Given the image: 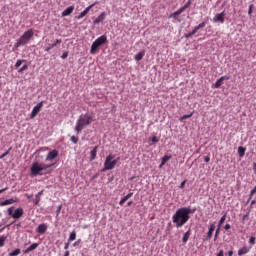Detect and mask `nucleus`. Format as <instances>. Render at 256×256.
<instances>
[{"instance_id": "obj_22", "label": "nucleus", "mask_w": 256, "mask_h": 256, "mask_svg": "<svg viewBox=\"0 0 256 256\" xmlns=\"http://www.w3.org/2000/svg\"><path fill=\"white\" fill-rule=\"evenodd\" d=\"M97 149H98V146H95L93 148V150H91V152H90V161H95V159L97 157Z\"/></svg>"}, {"instance_id": "obj_52", "label": "nucleus", "mask_w": 256, "mask_h": 256, "mask_svg": "<svg viewBox=\"0 0 256 256\" xmlns=\"http://www.w3.org/2000/svg\"><path fill=\"white\" fill-rule=\"evenodd\" d=\"M49 148L45 147V148H41L39 151H48Z\"/></svg>"}, {"instance_id": "obj_29", "label": "nucleus", "mask_w": 256, "mask_h": 256, "mask_svg": "<svg viewBox=\"0 0 256 256\" xmlns=\"http://www.w3.org/2000/svg\"><path fill=\"white\" fill-rule=\"evenodd\" d=\"M75 239H77V233L74 231V232L70 233L68 241L69 242L75 241Z\"/></svg>"}, {"instance_id": "obj_21", "label": "nucleus", "mask_w": 256, "mask_h": 256, "mask_svg": "<svg viewBox=\"0 0 256 256\" xmlns=\"http://www.w3.org/2000/svg\"><path fill=\"white\" fill-rule=\"evenodd\" d=\"M249 251H250V248L247 246H244L238 250V255L239 256L247 255V253H249Z\"/></svg>"}, {"instance_id": "obj_43", "label": "nucleus", "mask_w": 256, "mask_h": 256, "mask_svg": "<svg viewBox=\"0 0 256 256\" xmlns=\"http://www.w3.org/2000/svg\"><path fill=\"white\" fill-rule=\"evenodd\" d=\"M151 141H152V143H159V139L157 138V136H153L151 138Z\"/></svg>"}, {"instance_id": "obj_45", "label": "nucleus", "mask_w": 256, "mask_h": 256, "mask_svg": "<svg viewBox=\"0 0 256 256\" xmlns=\"http://www.w3.org/2000/svg\"><path fill=\"white\" fill-rule=\"evenodd\" d=\"M8 154H9V150H7L4 154H2L0 156V159H4V157H7Z\"/></svg>"}, {"instance_id": "obj_10", "label": "nucleus", "mask_w": 256, "mask_h": 256, "mask_svg": "<svg viewBox=\"0 0 256 256\" xmlns=\"http://www.w3.org/2000/svg\"><path fill=\"white\" fill-rule=\"evenodd\" d=\"M57 157H59V151L54 149L48 153L46 161H53L54 159H57Z\"/></svg>"}, {"instance_id": "obj_42", "label": "nucleus", "mask_w": 256, "mask_h": 256, "mask_svg": "<svg viewBox=\"0 0 256 256\" xmlns=\"http://www.w3.org/2000/svg\"><path fill=\"white\" fill-rule=\"evenodd\" d=\"M193 114H186V115H183L182 118H181V121H183V119H189L190 117H192Z\"/></svg>"}, {"instance_id": "obj_49", "label": "nucleus", "mask_w": 256, "mask_h": 256, "mask_svg": "<svg viewBox=\"0 0 256 256\" xmlns=\"http://www.w3.org/2000/svg\"><path fill=\"white\" fill-rule=\"evenodd\" d=\"M224 229H225L226 231H229V229H231V224H226V225L224 226Z\"/></svg>"}, {"instance_id": "obj_55", "label": "nucleus", "mask_w": 256, "mask_h": 256, "mask_svg": "<svg viewBox=\"0 0 256 256\" xmlns=\"http://www.w3.org/2000/svg\"><path fill=\"white\" fill-rule=\"evenodd\" d=\"M253 171L256 173V163L253 164Z\"/></svg>"}, {"instance_id": "obj_23", "label": "nucleus", "mask_w": 256, "mask_h": 256, "mask_svg": "<svg viewBox=\"0 0 256 256\" xmlns=\"http://www.w3.org/2000/svg\"><path fill=\"white\" fill-rule=\"evenodd\" d=\"M190 237H191V228H189V230L184 234L182 238L183 243H187Z\"/></svg>"}, {"instance_id": "obj_54", "label": "nucleus", "mask_w": 256, "mask_h": 256, "mask_svg": "<svg viewBox=\"0 0 256 256\" xmlns=\"http://www.w3.org/2000/svg\"><path fill=\"white\" fill-rule=\"evenodd\" d=\"M127 205H128V207H131V205H133V201H129V202L127 203Z\"/></svg>"}, {"instance_id": "obj_38", "label": "nucleus", "mask_w": 256, "mask_h": 256, "mask_svg": "<svg viewBox=\"0 0 256 256\" xmlns=\"http://www.w3.org/2000/svg\"><path fill=\"white\" fill-rule=\"evenodd\" d=\"M5 241H7V237L5 236L0 237V247H3V245H5Z\"/></svg>"}, {"instance_id": "obj_60", "label": "nucleus", "mask_w": 256, "mask_h": 256, "mask_svg": "<svg viewBox=\"0 0 256 256\" xmlns=\"http://www.w3.org/2000/svg\"><path fill=\"white\" fill-rule=\"evenodd\" d=\"M59 211H61V206H60L59 209H58V213H59Z\"/></svg>"}, {"instance_id": "obj_61", "label": "nucleus", "mask_w": 256, "mask_h": 256, "mask_svg": "<svg viewBox=\"0 0 256 256\" xmlns=\"http://www.w3.org/2000/svg\"><path fill=\"white\" fill-rule=\"evenodd\" d=\"M49 41V39H46V43Z\"/></svg>"}, {"instance_id": "obj_13", "label": "nucleus", "mask_w": 256, "mask_h": 256, "mask_svg": "<svg viewBox=\"0 0 256 256\" xmlns=\"http://www.w3.org/2000/svg\"><path fill=\"white\" fill-rule=\"evenodd\" d=\"M47 229V224L42 223L36 228V233H39L40 235H45V233H47Z\"/></svg>"}, {"instance_id": "obj_19", "label": "nucleus", "mask_w": 256, "mask_h": 256, "mask_svg": "<svg viewBox=\"0 0 256 256\" xmlns=\"http://www.w3.org/2000/svg\"><path fill=\"white\" fill-rule=\"evenodd\" d=\"M213 231H215V224H211L207 233L206 240L209 241L213 237Z\"/></svg>"}, {"instance_id": "obj_33", "label": "nucleus", "mask_w": 256, "mask_h": 256, "mask_svg": "<svg viewBox=\"0 0 256 256\" xmlns=\"http://www.w3.org/2000/svg\"><path fill=\"white\" fill-rule=\"evenodd\" d=\"M206 25H207L206 22H202L198 26H196L194 29H196V31H198L199 29L205 28Z\"/></svg>"}, {"instance_id": "obj_39", "label": "nucleus", "mask_w": 256, "mask_h": 256, "mask_svg": "<svg viewBox=\"0 0 256 256\" xmlns=\"http://www.w3.org/2000/svg\"><path fill=\"white\" fill-rule=\"evenodd\" d=\"M87 14L84 12V11H82L78 16H76V19H78V20H81V19H83V17H85Z\"/></svg>"}, {"instance_id": "obj_1", "label": "nucleus", "mask_w": 256, "mask_h": 256, "mask_svg": "<svg viewBox=\"0 0 256 256\" xmlns=\"http://www.w3.org/2000/svg\"><path fill=\"white\" fill-rule=\"evenodd\" d=\"M189 215H191V208H179L172 216V221L175 224V227L177 229L183 227V225H185V223H187L189 219H191V216Z\"/></svg>"}, {"instance_id": "obj_9", "label": "nucleus", "mask_w": 256, "mask_h": 256, "mask_svg": "<svg viewBox=\"0 0 256 256\" xmlns=\"http://www.w3.org/2000/svg\"><path fill=\"white\" fill-rule=\"evenodd\" d=\"M61 43H63L61 39H56L54 43L48 44V46L45 48L46 53H49L51 49H55V47H57L58 45H61Z\"/></svg>"}, {"instance_id": "obj_56", "label": "nucleus", "mask_w": 256, "mask_h": 256, "mask_svg": "<svg viewBox=\"0 0 256 256\" xmlns=\"http://www.w3.org/2000/svg\"><path fill=\"white\" fill-rule=\"evenodd\" d=\"M5 191H7V188L1 189V190H0V193H3V192H5Z\"/></svg>"}, {"instance_id": "obj_51", "label": "nucleus", "mask_w": 256, "mask_h": 256, "mask_svg": "<svg viewBox=\"0 0 256 256\" xmlns=\"http://www.w3.org/2000/svg\"><path fill=\"white\" fill-rule=\"evenodd\" d=\"M185 183H186V181H183V182L180 184V189H183V187H185Z\"/></svg>"}, {"instance_id": "obj_37", "label": "nucleus", "mask_w": 256, "mask_h": 256, "mask_svg": "<svg viewBox=\"0 0 256 256\" xmlns=\"http://www.w3.org/2000/svg\"><path fill=\"white\" fill-rule=\"evenodd\" d=\"M23 63H25V60H17V62L15 63V68L19 69V67L23 65Z\"/></svg>"}, {"instance_id": "obj_34", "label": "nucleus", "mask_w": 256, "mask_h": 256, "mask_svg": "<svg viewBox=\"0 0 256 256\" xmlns=\"http://www.w3.org/2000/svg\"><path fill=\"white\" fill-rule=\"evenodd\" d=\"M195 33H197V29L194 28L193 31L185 35L186 39H189V37H193Z\"/></svg>"}, {"instance_id": "obj_25", "label": "nucleus", "mask_w": 256, "mask_h": 256, "mask_svg": "<svg viewBox=\"0 0 256 256\" xmlns=\"http://www.w3.org/2000/svg\"><path fill=\"white\" fill-rule=\"evenodd\" d=\"M145 57V51H141L134 56L135 61H141Z\"/></svg>"}, {"instance_id": "obj_4", "label": "nucleus", "mask_w": 256, "mask_h": 256, "mask_svg": "<svg viewBox=\"0 0 256 256\" xmlns=\"http://www.w3.org/2000/svg\"><path fill=\"white\" fill-rule=\"evenodd\" d=\"M51 167H53V165L51 164L33 162L30 167V175L32 177H37V175H41V171H46V169H49Z\"/></svg>"}, {"instance_id": "obj_28", "label": "nucleus", "mask_w": 256, "mask_h": 256, "mask_svg": "<svg viewBox=\"0 0 256 256\" xmlns=\"http://www.w3.org/2000/svg\"><path fill=\"white\" fill-rule=\"evenodd\" d=\"M17 255H21V249L19 248L9 253V256H17Z\"/></svg>"}, {"instance_id": "obj_53", "label": "nucleus", "mask_w": 256, "mask_h": 256, "mask_svg": "<svg viewBox=\"0 0 256 256\" xmlns=\"http://www.w3.org/2000/svg\"><path fill=\"white\" fill-rule=\"evenodd\" d=\"M228 256H233V250L228 251Z\"/></svg>"}, {"instance_id": "obj_57", "label": "nucleus", "mask_w": 256, "mask_h": 256, "mask_svg": "<svg viewBox=\"0 0 256 256\" xmlns=\"http://www.w3.org/2000/svg\"><path fill=\"white\" fill-rule=\"evenodd\" d=\"M256 201L252 200L251 205H255Z\"/></svg>"}, {"instance_id": "obj_35", "label": "nucleus", "mask_w": 256, "mask_h": 256, "mask_svg": "<svg viewBox=\"0 0 256 256\" xmlns=\"http://www.w3.org/2000/svg\"><path fill=\"white\" fill-rule=\"evenodd\" d=\"M70 141H72V143H74L75 145H77V143H79V137H77V136H71Z\"/></svg>"}, {"instance_id": "obj_30", "label": "nucleus", "mask_w": 256, "mask_h": 256, "mask_svg": "<svg viewBox=\"0 0 256 256\" xmlns=\"http://www.w3.org/2000/svg\"><path fill=\"white\" fill-rule=\"evenodd\" d=\"M226 220H227V215L222 216L218 222V227H221V225H223Z\"/></svg>"}, {"instance_id": "obj_18", "label": "nucleus", "mask_w": 256, "mask_h": 256, "mask_svg": "<svg viewBox=\"0 0 256 256\" xmlns=\"http://www.w3.org/2000/svg\"><path fill=\"white\" fill-rule=\"evenodd\" d=\"M37 247H39V244L33 243L26 250H24V255H27V253H31V251H35V249H37Z\"/></svg>"}, {"instance_id": "obj_7", "label": "nucleus", "mask_w": 256, "mask_h": 256, "mask_svg": "<svg viewBox=\"0 0 256 256\" xmlns=\"http://www.w3.org/2000/svg\"><path fill=\"white\" fill-rule=\"evenodd\" d=\"M15 207L8 208V215L12 217V219H21L23 217V214L25 213L23 211V208H17L15 211Z\"/></svg>"}, {"instance_id": "obj_17", "label": "nucleus", "mask_w": 256, "mask_h": 256, "mask_svg": "<svg viewBox=\"0 0 256 256\" xmlns=\"http://www.w3.org/2000/svg\"><path fill=\"white\" fill-rule=\"evenodd\" d=\"M131 197H133V193L130 192L128 193L126 196H124L120 201H119V205H125V203H127V201H129V199H131Z\"/></svg>"}, {"instance_id": "obj_3", "label": "nucleus", "mask_w": 256, "mask_h": 256, "mask_svg": "<svg viewBox=\"0 0 256 256\" xmlns=\"http://www.w3.org/2000/svg\"><path fill=\"white\" fill-rule=\"evenodd\" d=\"M33 35H35V32H33V29H29L26 32L23 33V35L17 40V42L14 44V49H19V47H23L33 39Z\"/></svg>"}, {"instance_id": "obj_8", "label": "nucleus", "mask_w": 256, "mask_h": 256, "mask_svg": "<svg viewBox=\"0 0 256 256\" xmlns=\"http://www.w3.org/2000/svg\"><path fill=\"white\" fill-rule=\"evenodd\" d=\"M43 109V102L38 103L31 112L30 119H35L37 115H39V112Z\"/></svg>"}, {"instance_id": "obj_58", "label": "nucleus", "mask_w": 256, "mask_h": 256, "mask_svg": "<svg viewBox=\"0 0 256 256\" xmlns=\"http://www.w3.org/2000/svg\"><path fill=\"white\" fill-rule=\"evenodd\" d=\"M78 243H81V240H78L77 242H75L74 245H77Z\"/></svg>"}, {"instance_id": "obj_46", "label": "nucleus", "mask_w": 256, "mask_h": 256, "mask_svg": "<svg viewBox=\"0 0 256 256\" xmlns=\"http://www.w3.org/2000/svg\"><path fill=\"white\" fill-rule=\"evenodd\" d=\"M221 231V227L218 226L216 232H215V237H218L219 236V233Z\"/></svg>"}, {"instance_id": "obj_16", "label": "nucleus", "mask_w": 256, "mask_h": 256, "mask_svg": "<svg viewBox=\"0 0 256 256\" xmlns=\"http://www.w3.org/2000/svg\"><path fill=\"white\" fill-rule=\"evenodd\" d=\"M13 203H17V199L10 198V199L0 202V207H5L7 205H13Z\"/></svg>"}, {"instance_id": "obj_50", "label": "nucleus", "mask_w": 256, "mask_h": 256, "mask_svg": "<svg viewBox=\"0 0 256 256\" xmlns=\"http://www.w3.org/2000/svg\"><path fill=\"white\" fill-rule=\"evenodd\" d=\"M69 245H70V243L69 242H67V243H65V245H64V249L67 251V249H69Z\"/></svg>"}, {"instance_id": "obj_20", "label": "nucleus", "mask_w": 256, "mask_h": 256, "mask_svg": "<svg viewBox=\"0 0 256 256\" xmlns=\"http://www.w3.org/2000/svg\"><path fill=\"white\" fill-rule=\"evenodd\" d=\"M183 12H184L183 9L180 8V9H178L176 12L172 13V14L170 15V17L174 18L175 21H179V15H181V13H183Z\"/></svg>"}, {"instance_id": "obj_32", "label": "nucleus", "mask_w": 256, "mask_h": 256, "mask_svg": "<svg viewBox=\"0 0 256 256\" xmlns=\"http://www.w3.org/2000/svg\"><path fill=\"white\" fill-rule=\"evenodd\" d=\"M29 69V65L24 64L19 70L18 73H23V71H27Z\"/></svg>"}, {"instance_id": "obj_59", "label": "nucleus", "mask_w": 256, "mask_h": 256, "mask_svg": "<svg viewBox=\"0 0 256 256\" xmlns=\"http://www.w3.org/2000/svg\"><path fill=\"white\" fill-rule=\"evenodd\" d=\"M249 199H253V195L251 194V192H250Z\"/></svg>"}, {"instance_id": "obj_2", "label": "nucleus", "mask_w": 256, "mask_h": 256, "mask_svg": "<svg viewBox=\"0 0 256 256\" xmlns=\"http://www.w3.org/2000/svg\"><path fill=\"white\" fill-rule=\"evenodd\" d=\"M92 121H93V115L91 114L80 115L76 122L74 131H76V133H81V131H83V129H85L87 125H91Z\"/></svg>"}, {"instance_id": "obj_27", "label": "nucleus", "mask_w": 256, "mask_h": 256, "mask_svg": "<svg viewBox=\"0 0 256 256\" xmlns=\"http://www.w3.org/2000/svg\"><path fill=\"white\" fill-rule=\"evenodd\" d=\"M169 159H171V156L165 155V156L162 158L160 167H163V165H165V163H167V161H169Z\"/></svg>"}, {"instance_id": "obj_24", "label": "nucleus", "mask_w": 256, "mask_h": 256, "mask_svg": "<svg viewBox=\"0 0 256 256\" xmlns=\"http://www.w3.org/2000/svg\"><path fill=\"white\" fill-rule=\"evenodd\" d=\"M45 190H41L36 194V199L34 200L35 205H38V203H41V195H43Z\"/></svg>"}, {"instance_id": "obj_11", "label": "nucleus", "mask_w": 256, "mask_h": 256, "mask_svg": "<svg viewBox=\"0 0 256 256\" xmlns=\"http://www.w3.org/2000/svg\"><path fill=\"white\" fill-rule=\"evenodd\" d=\"M214 23H225V12L216 14L213 18Z\"/></svg>"}, {"instance_id": "obj_47", "label": "nucleus", "mask_w": 256, "mask_h": 256, "mask_svg": "<svg viewBox=\"0 0 256 256\" xmlns=\"http://www.w3.org/2000/svg\"><path fill=\"white\" fill-rule=\"evenodd\" d=\"M205 163H209L211 161V158L209 156L204 157Z\"/></svg>"}, {"instance_id": "obj_40", "label": "nucleus", "mask_w": 256, "mask_h": 256, "mask_svg": "<svg viewBox=\"0 0 256 256\" xmlns=\"http://www.w3.org/2000/svg\"><path fill=\"white\" fill-rule=\"evenodd\" d=\"M255 241H256L255 236H251L250 239H249V244L253 245L255 243Z\"/></svg>"}, {"instance_id": "obj_36", "label": "nucleus", "mask_w": 256, "mask_h": 256, "mask_svg": "<svg viewBox=\"0 0 256 256\" xmlns=\"http://www.w3.org/2000/svg\"><path fill=\"white\" fill-rule=\"evenodd\" d=\"M189 7H191V0H189L183 7H181V9H183L185 12L187 9H189Z\"/></svg>"}, {"instance_id": "obj_12", "label": "nucleus", "mask_w": 256, "mask_h": 256, "mask_svg": "<svg viewBox=\"0 0 256 256\" xmlns=\"http://www.w3.org/2000/svg\"><path fill=\"white\" fill-rule=\"evenodd\" d=\"M229 80V76H222L220 77L214 84L213 87L214 89H219V87H221V85H223L224 81Z\"/></svg>"}, {"instance_id": "obj_31", "label": "nucleus", "mask_w": 256, "mask_h": 256, "mask_svg": "<svg viewBox=\"0 0 256 256\" xmlns=\"http://www.w3.org/2000/svg\"><path fill=\"white\" fill-rule=\"evenodd\" d=\"M97 2L91 4L90 6H88L85 10H84V13L87 15L89 13V11H91V9H93V7H95V4Z\"/></svg>"}, {"instance_id": "obj_6", "label": "nucleus", "mask_w": 256, "mask_h": 256, "mask_svg": "<svg viewBox=\"0 0 256 256\" xmlns=\"http://www.w3.org/2000/svg\"><path fill=\"white\" fill-rule=\"evenodd\" d=\"M105 43H107V36L102 35L100 37H98L91 46L90 49V53L91 55H95V53H97V50L99 49V47H101V45H105Z\"/></svg>"}, {"instance_id": "obj_15", "label": "nucleus", "mask_w": 256, "mask_h": 256, "mask_svg": "<svg viewBox=\"0 0 256 256\" xmlns=\"http://www.w3.org/2000/svg\"><path fill=\"white\" fill-rule=\"evenodd\" d=\"M73 11H75V6H70V7L66 8L62 12V17H69V15H71V13H73Z\"/></svg>"}, {"instance_id": "obj_5", "label": "nucleus", "mask_w": 256, "mask_h": 256, "mask_svg": "<svg viewBox=\"0 0 256 256\" xmlns=\"http://www.w3.org/2000/svg\"><path fill=\"white\" fill-rule=\"evenodd\" d=\"M120 159H121L120 157L115 159V155L113 154L108 155L104 162V168L102 169V171L105 172V171H111L112 169H115V165L119 163Z\"/></svg>"}, {"instance_id": "obj_26", "label": "nucleus", "mask_w": 256, "mask_h": 256, "mask_svg": "<svg viewBox=\"0 0 256 256\" xmlns=\"http://www.w3.org/2000/svg\"><path fill=\"white\" fill-rule=\"evenodd\" d=\"M245 151H247V149H245V147H243V146L238 147L239 157H245Z\"/></svg>"}, {"instance_id": "obj_48", "label": "nucleus", "mask_w": 256, "mask_h": 256, "mask_svg": "<svg viewBox=\"0 0 256 256\" xmlns=\"http://www.w3.org/2000/svg\"><path fill=\"white\" fill-rule=\"evenodd\" d=\"M251 13H253V5H250L248 10V15H251Z\"/></svg>"}, {"instance_id": "obj_41", "label": "nucleus", "mask_w": 256, "mask_h": 256, "mask_svg": "<svg viewBox=\"0 0 256 256\" xmlns=\"http://www.w3.org/2000/svg\"><path fill=\"white\" fill-rule=\"evenodd\" d=\"M67 57H69V52H68V51L63 52L61 58H62V59H67Z\"/></svg>"}, {"instance_id": "obj_44", "label": "nucleus", "mask_w": 256, "mask_h": 256, "mask_svg": "<svg viewBox=\"0 0 256 256\" xmlns=\"http://www.w3.org/2000/svg\"><path fill=\"white\" fill-rule=\"evenodd\" d=\"M247 219H249V212H247V213L242 217V221L245 222V221H247Z\"/></svg>"}, {"instance_id": "obj_14", "label": "nucleus", "mask_w": 256, "mask_h": 256, "mask_svg": "<svg viewBox=\"0 0 256 256\" xmlns=\"http://www.w3.org/2000/svg\"><path fill=\"white\" fill-rule=\"evenodd\" d=\"M107 17V13L102 12L94 21V25H99V23H103L105 21V18Z\"/></svg>"}]
</instances>
